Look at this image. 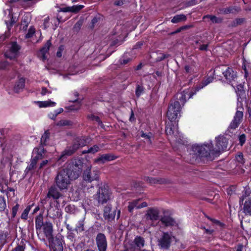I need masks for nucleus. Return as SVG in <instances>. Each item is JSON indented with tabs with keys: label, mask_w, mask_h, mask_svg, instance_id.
<instances>
[{
	"label": "nucleus",
	"mask_w": 251,
	"mask_h": 251,
	"mask_svg": "<svg viewBox=\"0 0 251 251\" xmlns=\"http://www.w3.org/2000/svg\"><path fill=\"white\" fill-rule=\"evenodd\" d=\"M181 111V106L178 101H171L168 107L167 117L171 121H175Z\"/></svg>",
	"instance_id": "39448f33"
},
{
	"label": "nucleus",
	"mask_w": 251,
	"mask_h": 251,
	"mask_svg": "<svg viewBox=\"0 0 251 251\" xmlns=\"http://www.w3.org/2000/svg\"><path fill=\"white\" fill-rule=\"evenodd\" d=\"M144 92V88L142 86L137 85L136 88L135 94L137 97L139 98Z\"/></svg>",
	"instance_id": "c03bdc74"
},
{
	"label": "nucleus",
	"mask_w": 251,
	"mask_h": 251,
	"mask_svg": "<svg viewBox=\"0 0 251 251\" xmlns=\"http://www.w3.org/2000/svg\"><path fill=\"white\" fill-rule=\"evenodd\" d=\"M115 210H112V207L110 205H107L103 209V217L105 220L108 221H111L115 218Z\"/></svg>",
	"instance_id": "2eb2a0df"
},
{
	"label": "nucleus",
	"mask_w": 251,
	"mask_h": 251,
	"mask_svg": "<svg viewBox=\"0 0 251 251\" xmlns=\"http://www.w3.org/2000/svg\"><path fill=\"white\" fill-rule=\"evenodd\" d=\"M43 226L46 237L51 236L53 231L52 224L50 222H46Z\"/></svg>",
	"instance_id": "412c9836"
},
{
	"label": "nucleus",
	"mask_w": 251,
	"mask_h": 251,
	"mask_svg": "<svg viewBox=\"0 0 251 251\" xmlns=\"http://www.w3.org/2000/svg\"><path fill=\"white\" fill-rule=\"evenodd\" d=\"M35 29L33 26H30L28 30L27 34L25 35L26 38H30L33 36L35 33Z\"/></svg>",
	"instance_id": "a18cd8bd"
},
{
	"label": "nucleus",
	"mask_w": 251,
	"mask_h": 251,
	"mask_svg": "<svg viewBox=\"0 0 251 251\" xmlns=\"http://www.w3.org/2000/svg\"><path fill=\"white\" fill-rule=\"evenodd\" d=\"M243 115L244 114L242 111L237 110L229 125V128L234 130L237 128L242 122Z\"/></svg>",
	"instance_id": "ddd939ff"
},
{
	"label": "nucleus",
	"mask_w": 251,
	"mask_h": 251,
	"mask_svg": "<svg viewBox=\"0 0 251 251\" xmlns=\"http://www.w3.org/2000/svg\"><path fill=\"white\" fill-rule=\"evenodd\" d=\"M125 1V0H117L114 2V4L116 6H122L124 4Z\"/></svg>",
	"instance_id": "338daca9"
},
{
	"label": "nucleus",
	"mask_w": 251,
	"mask_h": 251,
	"mask_svg": "<svg viewBox=\"0 0 251 251\" xmlns=\"http://www.w3.org/2000/svg\"><path fill=\"white\" fill-rule=\"evenodd\" d=\"M51 247L53 251H63L62 244L60 240L55 241Z\"/></svg>",
	"instance_id": "c756f323"
},
{
	"label": "nucleus",
	"mask_w": 251,
	"mask_h": 251,
	"mask_svg": "<svg viewBox=\"0 0 251 251\" xmlns=\"http://www.w3.org/2000/svg\"><path fill=\"white\" fill-rule=\"evenodd\" d=\"M9 66V63L6 61L0 62V69L5 70Z\"/></svg>",
	"instance_id": "603ef678"
},
{
	"label": "nucleus",
	"mask_w": 251,
	"mask_h": 251,
	"mask_svg": "<svg viewBox=\"0 0 251 251\" xmlns=\"http://www.w3.org/2000/svg\"><path fill=\"white\" fill-rule=\"evenodd\" d=\"M159 211L156 208L149 209L146 214V219L151 221H156L159 218Z\"/></svg>",
	"instance_id": "f3484780"
},
{
	"label": "nucleus",
	"mask_w": 251,
	"mask_h": 251,
	"mask_svg": "<svg viewBox=\"0 0 251 251\" xmlns=\"http://www.w3.org/2000/svg\"><path fill=\"white\" fill-rule=\"evenodd\" d=\"M236 159L237 162L241 164H243L244 162L243 155L242 153H239L236 156Z\"/></svg>",
	"instance_id": "6e6d98bb"
},
{
	"label": "nucleus",
	"mask_w": 251,
	"mask_h": 251,
	"mask_svg": "<svg viewBox=\"0 0 251 251\" xmlns=\"http://www.w3.org/2000/svg\"><path fill=\"white\" fill-rule=\"evenodd\" d=\"M63 111V109L62 108H60L57 110L54 111L53 112H51L49 114V117L50 119L54 120L56 116L60 113Z\"/></svg>",
	"instance_id": "58836bf2"
},
{
	"label": "nucleus",
	"mask_w": 251,
	"mask_h": 251,
	"mask_svg": "<svg viewBox=\"0 0 251 251\" xmlns=\"http://www.w3.org/2000/svg\"><path fill=\"white\" fill-rule=\"evenodd\" d=\"M240 9L239 8H236L232 6H230L227 8H221L219 9V12L223 14H227L229 13H235L239 12Z\"/></svg>",
	"instance_id": "5701e85b"
},
{
	"label": "nucleus",
	"mask_w": 251,
	"mask_h": 251,
	"mask_svg": "<svg viewBox=\"0 0 251 251\" xmlns=\"http://www.w3.org/2000/svg\"><path fill=\"white\" fill-rule=\"evenodd\" d=\"M140 201L139 199L135 200L128 202V210L129 212L132 213L134 208L138 209V203Z\"/></svg>",
	"instance_id": "c85d7f7f"
},
{
	"label": "nucleus",
	"mask_w": 251,
	"mask_h": 251,
	"mask_svg": "<svg viewBox=\"0 0 251 251\" xmlns=\"http://www.w3.org/2000/svg\"><path fill=\"white\" fill-rule=\"evenodd\" d=\"M223 74L228 83L234 81L237 78V72L234 71L232 68H227L226 70L223 72Z\"/></svg>",
	"instance_id": "4468645a"
},
{
	"label": "nucleus",
	"mask_w": 251,
	"mask_h": 251,
	"mask_svg": "<svg viewBox=\"0 0 251 251\" xmlns=\"http://www.w3.org/2000/svg\"><path fill=\"white\" fill-rule=\"evenodd\" d=\"M237 88V94L241 98L245 95V91L244 90L243 87L241 85H238Z\"/></svg>",
	"instance_id": "49530a36"
},
{
	"label": "nucleus",
	"mask_w": 251,
	"mask_h": 251,
	"mask_svg": "<svg viewBox=\"0 0 251 251\" xmlns=\"http://www.w3.org/2000/svg\"><path fill=\"white\" fill-rule=\"evenodd\" d=\"M174 126L172 125V123H169L166 127V133L167 135H170L173 138V136H174L175 137L176 136V134L178 133L176 131V133H175L174 131Z\"/></svg>",
	"instance_id": "393cba45"
},
{
	"label": "nucleus",
	"mask_w": 251,
	"mask_h": 251,
	"mask_svg": "<svg viewBox=\"0 0 251 251\" xmlns=\"http://www.w3.org/2000/svg\"><path fill=\"white\" fill-rule=\"evenodd\" d=\"M110 193L108 187L103 185L99 188L94 198L99 204H103L110 200Z\"/></svg>",
	"instance_id": "423d86ee"
},
{
	"label": "nucleus",
	"mask_w": 251,
	"mask_h": 251,
	"mask_svg": "<svg viewBox=\"0 0 251 251\" xmlns=\"http://www.w3.org/2000/svg\"><path fill=\"white\" fill-rule=\"evenodd\" d=\"M187 19L186 16L184 14L176 15L171 20L173 23H178L181 22L185 21Z\"/></svg>",
	"instance_id": "cd10ccee"
},
{
	"label": "nucleus",
	"mask_w": 251,
	"mask_h": 251,
	"mask_svg": "<svg viewBox=\"0 0 251 251\" xmlns=\"http://www.w3.org/2000/svg\"><path fill=\"white\" fill-rule=\"evenodd\" d=\"M36 163H35V161H31L30 164L26 167V168L25 170V174H27L29 172L31 171L33 169L35 168Z\"/></svg>",
	"instance_id": "79ce46f5"
},
{
	"label": "nucleus",
	"mask_w": 251,
	"mask_h": 251,
	"mask_svg": "<svg viewBox=\"0 0 251 251\" xmlns=\"http://www.w3.org/2000/svg\"><path fill=\"white\" fill-rule=\"evenodd\" d=\"M216 147L212 146V149L214 151L215 156L218 155L220 151L226 150L227 148V140L223 136H220L216 139Z\"/></svg>",
	"instance_id": "9d476101"
},
{
	"label": "nucleus",
	"mask_w": 251,
	"mask_h": 251,
	"mask_svg": "<svg viewBox=\"0 0 251 251\" xmlns=\"http://www.w3.org/2000/svg\"><path fill=\"white\" fill-rule=\"evenodd\" d=\"M82 23L83 22L82 21H78L77 22L74 26V30L76 32H78L80 29Z\"/></svg>",
	"instance_id": "8fccbe9b"
},
{
	"label": "nucleus",
	"mask_w": 251,
	"mask_h": 251,
	"mask_svg": "<svg viewBox=\"0 0 251 251\" xmlns=\"http://www.w3.org/2000/svg\"><path fill=\"white\" fill-rule=\"evenodd\" d=\"M208 46V43H203L200 47H199V49L200 50L202 51H206L207 50V48Z\"/></svg>",
	"instance_id": "052dcab7"
},
{
	"label": "nucleus",
	"mask_w": 251,
	"mask_h": 251,
	"mask_svg": "<svg viewBox=\"0 0 251 251\" xmlns=\"http://www.w3.org/2000/svg\"><path fill=\"white\" fill-rule=\"evenodd\" d=\"M75 230L77 232H82L84 230L83 221H80L78 222Z\"/></svg>",
	"instance_id": "37998d69"
},
{
	"label": "nucleus",
	"mask_w": 251,
	"mask_h": 251,
	"mask_svg": "<svg viewBox=\"0 0 251 251\" xmlns=\"http://www.w3.org/2000/svg\"><path fill=\"white\" fill-rule=\"evenodd\" d=\"M56 104L55 102L51 101V100L44 101L40 102V107H46L49 106H54Z\"/></svg>",
	"instance_id": "c9c22d12"
},
{
	"label": "nucleus",
	"mask_w": 251,
	"mask_h": 251,
	"mask_svg": "<svg viewBox=\"0 0 251 251\" xmlns=\"http://www.w3.org/2000/svg\"><path fill=\"white\" fill-rule=\"evenodd\" d=\"M44 146L40 145L39 147L35 148L33 151V154H37L38 155H41V157L43 158L45 150L44 148Z\"/></svg>",
	"instance_id": "7c9ffc66"
},
{
	"label": "nucleus",
	"mask_w": 251,
	"mask_h": 251,
	"mask_svg": "<svg viewBox=\"0 0 251 251\" xmlns=\"http://www.w3.org/2000/svg\"><path fill=\"white\" fill-rule=\"evenodd\" d=\"M50 133L48 130L46 131L42 135L40 145L45 146L47 145V142L50 139Z\"/></svg>",
	"instance_id": "bb28decb"
},
{
	"label": "nucleus",
	"mask_w": 251,
	"mask_h": 251,
	"mask_svg": "<svg viewBox=\"0 0 251 251\" xmlns=\"http://www.w3.org/2000/svg\"><path fill=\"white\" fill-rule=\"evenodd\" d=\"M19 208V205L17 204L15 206L12 208V213L13 217H15L17 214Z\"/></svg>",
	"instance_id": "e2e57ef3"
},
{
	"label": "nucleus",
	"mask_w": 251,
	"mask_h": 251,
	"mask_svg": "<svg viewBox=\"0 0 251 251\" xmlns=\"http://www.w3.org/2000/svg\"><path fill=\"white\" fill-rule=\"evenodd\" d=\"M51 91H49L46 88L43 87L42 88L41 95L44 96L47 94H50Z\"/></svg>",
	"instance_id": "69168bd1"
},
{
	"label": "nucleus",
	"mask_w": 251,
	"mask_h": 251,
	"mask_svg": "<svg viewBox=\"0 0 251 251\" xmlns=\"http://www.w3.org/2000/svg\"><path fill=\"white\" fill-rule=\"evenodd\" d=\"M25 86V79L23 77H21L16 82L13 90L16 93H19L23 90Z\"/></svg>",
	"instance_id": "aec40b11"
},
{
	"label": "nucleus",
	"mask_w": 251,
	"mask_h": 251,
	"mask_svg": "<svg viewBox=\"0 0 251 251\" xmlns=\"http://www.w3.org/2000/svg\"><path fill=\"white\" fill-rule=\"evenodd\" d=\"M72 125L73 122L72 121L66 120H62L56 123V125L59 126H72Z\"/></svg>",
	"instance_id": "f704fd0d"
},
{
	"label": "nucleus",
	"mask_w": 251,
	"mask_h": 251,
	"mask_svg": "<svg viewBox=\"0 0 251 251\" xmlns=\"http://www.w3.org/2000/svg\"><path fill=\"white\" fill-rule=\"evenodd\" d=\"M6 207V201L4 197L0 196V212L4 211Z\"/></svg>",
	"instance_id": "a19ab883"
},
{
	"label": "nucleus",
	"mask_w": 251,
	"mask_h": 251,
	"mask_svg": "<svg viewBox=\"0 0 251 251\" xmlns=\"http://www.w3.org/2000/svg\"><path fill=\"white\" fill-rule=\"evenodd\" d=\"M239 140L240 142V144L241 146H242L246 140V136L245 134H242L239 137Z\"/></svg>",
	"instance_id": "13d9d810"
},
{
	"label": "nucleus",
	"mask_w": 251,
	"mask_h": 251,
	"mask_svg": "<svg viewBox=\"0 0 251 251\" xmlns=\"http://www.w3.org/2000/svg\"><path fill=\"white\" fill-rule=\"evenodd\" d=\"M214 73L215 71L211 72L210 75L208 76L206 79L203 80L201 83L196 87L197 90L199 91L211 82L214 79Z\"/></svg>",
	"instance_id": "6ab92c4d"
},
{
	"label": "nucleus",
	"mask_w": 251,
	"mask_h": 251,
	"mask_svg": "<svg viewBox=\"0 0 251 251\" xmlns=\"http://www.w3.org/2000/svg\"><path fill=\"white\" fill-rule=\"evenodd\" d=\"M89 117L92 120L97 122L99 124V125L102 124V122L99 117L92 115L90 116Z\"/></svg>",
	"instance_id": "4d7b16f0"
},
{
	"label": "nucleus",
	"mask_w": 251,
	"mask_h": 251,
	"mask_svg": "<svg viewBox=\"0 0 251 251\" xmlns=\"http://www.w3.org/2000/svg\"><path fill=\"white\" fill-rule=\"evenodd\" d=\"M88 139L85 137H76L73 141L71 145L67 146L62 151L58 160L64 161L67 156L73 155L77 150L86 146L88 143Z\"/></svg>",
	"instance_id": "f257e3e1"
},
{
	"label": "nucleus",
	"mask_w": 251,
	"mask_h": 251,
	"mask_svg": "<svg viewBox=\"0 0 251 251\" xmlns=\"http://www.w3.org/2000/svg\"><path fill=\"white\" fill-rule=\"evenodd\" d=\"M6 235L2 231H0V248L5 243Z\"/></svg>",
	"instance_id": "09e8293b"
},
{
	"label": "nucleus",
	"mask_w": 251,
	"mask_h": 251,
	"mask_svg": "<svg viewBox=\"0 0 251 251\" xmlns=\"http://www.w3.org/2000/svg\"><path fill=\"white\" fill-rule=\"evenodd\" d=\"M185 70L186 72L187 73H192L194 72L192 67L189 66H186L185 67Z\"/></svg>",
	"instance_id": "774afa93"
},
{
	"label": "nucleus",
	"mask_w": 251,
	"mask_h": 251,
	"mask_svg": "<svg viewBox=\"0 0 251 251\" xmlns=\"http://www.w3.org/2000/svg\"><path fill=\"white\" fill-rule=\"evenodd\" d=\"M144 239L140 236H137L132 242L126 243L123 251H135L136 249L140 250L144 246Z\"/></svg>",
	"instance_id": "0eeeda50"
},
{
	"label": "nucleus",
	"mask_w": 251,
	"mask_h": 251,
	"mask_svg": "<svg viewBox=\"0 0 251 251\" xmlns=\"http://www.w3.org/2000/svg\"><path fill=\"white\" fill-rule=\"evenodd\" d=\"M20 49V46L16 42H12L10 47V52L16 54Z\"/></svg>",
	"instance_id": "e433bc0d"
},
{
	"label": "nucleus",
	"mask_w": 251,
	"mask_h": 251,
	"mask_svg": "<svg viewBox=\"0 0 251 251\" xmlns=\"http://www.w3.org/2000/svg\"><path fill=\"white\" fill-rule=\"evenodd\" d=\"M99 172L97 170H91V165H89L84 170L83 174V179L87 182H91L99 179Z\"/></svg>",
	"instance_id": "1a4fd4ad"
},
{
	"label": "nucleus",
	"mask_w": 251,
	"mask_h": 251,
	"mask_svg": "<svg viewBox=\"0 0 251 251\" xmlns=\"http://www.w3.org/2000/svg\"><path fill=\"white\" fill-rule=\"evenodd\" d=\"M70 173L66 169H63L59 171L54 179L56 186L60 190H67L72 179Z\"/></svg>",
	"instance_id": "7ed1b4c3"
},
{
	"label": "nucleus",
	"mask_w": 251,
	"mask_h": 251,
	"mask_svg": "<svg viewBox=\"0 0 251 251\" xmlns=\"http://www.w3.org/2000/svg\"><path fill=\"white\" fill-rule=\"evenodd\" d=\"M146 181H148L151 184H155V183H159V184H162L165 183V181L164 179H157L155 178H152V177H146Z\"/></svg>",
	"instance_id": "473e14b6"
},
{
	"label": "nucleus",
	"mask_w": 251,
	"mask_h": 251,
	"mask_svg": "<svg viewBox=\"0 0 251 251\" xmlns=\"http://www.w3.org/2000/svg\"><path fill=\"white\" fill-rule=\"evenodd\" d=\"M62 196V195L58 191L57 187L55 186H51L49 189L47 196L44 200L42 201V203L44 204L45 201H47L48 199L52 198L56 201V202L58 204L57 200Z\"/></svg>",
	"instance_id": "f8f14e48"
},
{
	"label": "nucleus",
	"mask_w": 251,
	"mask_h": 251,
	"mask_svg": "<svg viewBox=\"0 0 251 251\" xmlns=\"http://www.w3.org/2000/svg\"><path fill=\"white\" fill-rule=\"evenodd\" d=\"M116 158L110 153L103 154L95 159V162L99 164H104V163L113 160Z\"/></svg>",
	"instance_id": "a211bd4d"
},
{
	"label": "nucleus",
	"mask_w": 251,
	"mask_h": 251,
	"mask_svg": "<svg viewBox=\"0 0 251 251\" xmlns=\"http://www.w3.org/2000/svg\"><path fill=\"white\" fill-rule=\"evenodd\" d=\"M83 167V164L80 159H75L70 163L65 168L70 173L73 179H77Z\"/></svg>",
	"instance_id": "20e7f679"
},
{
	"label": "nucleus",
	"mask_w": 251,
	"mask_h": 251,
	"mask_svg": "<svg viewBox=\"0 0 251 251\" xmlns=\"http://www.w3.org/2000/svg\"><path fill=\"white\" fill-rule=\"evenodd\" d=\"M176 99L178 100L177 101L179 102L180 104L184 105L186 101V96L184 93L177 94Z\"/></svg>",
	"instance_id": "4c0bfd02"
},
{
	"label": "nucleus",
	"mask_w": 251,
	"mask_h": 251,
	"mask_svg": "<svg viewBox=\"0 0 251 251\" xmlns=\"http://www.w3.org/2000/svg\"><path fill=\"white\" fill-rule=\"evenodd\" d=\"M51 44L50 40H48L44 46L41 49L40 55H41V57L43 60H44L47 59V57L46 56V53L48 52L49 50Z\"/></svg>",
	"instance_id": "4be33fe9"
},
{
	"label": "nucleus",
	"mask_w": 251,
	"mask_h": 251,
	"mask_svg": "<svg viewBox=\"0 0 251 251\" xmlns=\"http://www.w3.org/2000/svg\"><path fill=\"white\" fill-rule=\"evenodd\" d=\"M25 247L23 246L18 245L12 251H24Z\"/></svg>",
	"instance_id": "0e129e2a"
},
{
	"label": "nucleus",
	"mask_w": 251,
	"mask_h": 251,
	"mask_svg": "<svg viewBox=\"0 0 251 251\" xmlns=\"http://www.w3.org/2000/svg\"><path fill=\"white\" fill-rule=\"evenodd\" d=\"M160 221L166 226H173L175 223L174 220L169 216H164L162 217Z\"/></svg>",
	"instance_id": "a878e982"
},
{
	"label": "nucleus",
	"mask_w": 251,
	"mask_h": 251,
	"mask_svg": "<svg viewBox=\"0 0 251 251\" xmlns=\"http://www.w3.org/2000/svg\"><path fill=\"white\" fill-rule=\"evenodd\" d=\"M99 150V148L97 145H94L93 147L90 148L88 150L87 152H89V153H95L96 152L98 151Z\"/></svg>",
	"instance_id": "864d4df0"
},
{
	"label": "nucleus",
	"mask_w": 251,
	"mask_h": 251,
	"mask_svg": "<svg viewBox=\"0 0 251 251\" xmlns=\"http://www.w3.org/2000/svg\"><path fill=\"white\" fill-rule=\"evenodd\" d=\"M43 214H40L35 218V227L37 230H40L44 226Z\"/></svg>",
	"instance_id": "b1692460"
},
{
	"label": "nucleus",
	"mask_w": 251,
	"mask_h": 251,
	"mask_svg": "<svg viewBox=\"0 0 251 251\" xmlns=\"http://www.w3.org/2000/svg\"><path fill=\"white\" fill-rule=\"evenodd\" d=\"M214 151L211 142L201 145H195L192 147V153L196 157L212 159L215 156Z\"/></svg>",
	"instance_id": "f03ea898"
},
{
	"label": "nucleus",
	"mask_w": 251,
	"mask_h": 251,
	"mask_svg": "<svg viewBox=\"0 0 251 251\" xmlns=\"http://www.w3.org/2000/svg\"><path fill=\"white\" fill-rule=\"evenodd\" d=\"M244 21V19L243 18H237L233 22L232 25L233 26H237L239 25L242 24Z\"/></svg>",
	"instance_id": "5fc2aeb1"
},
{
	"label": "nucleus",
	"mask_w": 251,
	"mask_h": 251,
	"mask_svg": "<svg viewBox=\"0 0 251 251\" xmlns=\"http://www.w3.org/2000/svg\"><path fill=\"white\" fill-rule=\"evenodd\" d=\"M209 18L213 23H220L222 21L221 18H217L215 16L207 15L204 17V18Z\"/></svg>",
	"instance_id": "ea45409f"
},
{
	"label": "nucleus",
	"mask_w": 251,
	"mask_h": 251,
	"mask_svg": "<svg viewBox=\"0 0 251 251\" xmlns=\"http://www.w3.org/2000/svg\"><path fill=\"white\" fill-rule=\"evenodd\" d=\"M11 53H6L5 56L6 58H9L11 60H14L16 57V54L13 53L11 55Z\"/></svg>",
	"instance_id": "680f3d73"
},
{
	"label": "nucleus",
	"mask_w": 251,
	"mask_h": 251,
	"mask_svg": "<svg viewBox=\"0 0 251 251\" xmlns=\"http://www.w3.org/2000/svg\"><path fill=\"white\" fill-rule=\"evenodd\" d=\"M42 158L41 157V155H38L37 154H35L34 155L33 154L32 158L31 160L32 161H35V163H37L39 160L42 159Z\"/></svg>",
	"instance_id": "bf43d9fd"
},
{
	"label": "nucleus",
	"mask_w": 251,
	"mask_h": 251,
	"mask_svg": "<svg viewBox=\"0 0 251 251\" xmlns=\"http://www.w3.org/2000/svg\"><path fill=\"white\" fill-rule=\"evenodd\" d=\"M96 242L99 251H106L107 241L103 233H99L96 237Z\"/></svg>",
	"instance_id": "9b49d317"
},
{
	"label": "nucleus",
	"mask_w": 251,
	"mask_h": 251,
	"mask_svg": "<svg viewBox=\"0 0 251 251\" xmlns=\"http://www.w3.org/2000/svg\"><path fill=\"white\" fill-rule=\"evenodd\" d=\"M247 192L245 191V194L240 198L239 204L243 205L242 209L243 213L245 215L251 216V198L247 197Z\"/></svg>",
	"instance_id": "6e6552de"
},
{
	"label": "nucleus",
	"mask_w": 251,
	"mask_h": 251,
	"mask_svg": "<svg viewBox=\"0 0 251 251\" xmlns=\"http://www.w3.org/2000/svg\"><path fill=\"white\" fill-rule=\"evenodd\" d=\"M171 235L167 232H164L159 240V245L162 248L167 249L170 245Z\"/></svg>",
	"instance_id": "dca6fc26"
},
{
	"label": "nucleus",
	"mask_w": 251,
	"mask_h": 251,
	"mask_svg": "<svg viewBox=\"0 0 251 251\" xmlns=\"http://www.w3.org/2000/svg\"><path fill=\"white\" fill-rule=\"evenodd\" d=\"M10 18V21L8 22H6V24L8 26V27L9 28V26H12V25L16 23V18H13V17L12 16V15L11 14H9V15Z\"/></svg>",
	"instance_id": "3c124183"
},
{
	"label": "nucleus",
	"mask_w": 251,
	"mask_h": 251,
	"mask_svg": "<svg viewBox=\"0 0 251 251\" xmlns=\"http://www.w3.org/2000/svg\"><path fill=\"white\" fill-rule=\"evenodd\" d=\"M84 7L83 5H77L71 6L72 12L77 13Z\"/></svg>",
	"instance_id": "de8ad7c7"
},
{
	"label": "nucleus",
	"mask_w": 251,
	"mask_h": 251,
	"mask_svg": "<svg viewBox=\"0 0 251 251\" xmlns=\"http://www.w3.org/2000/svg\"><path fill=\"white\" fill-rule=\"evenodd\" d=\"M29 21L28 18L26 17H24L21 21L20 28L21 30L25 31L28 26Z\"/></svg>",
	"instance_id": "2f4dec72"
},
{
	"label": "nucleus",
	"mask_w": 251,
	"mask_h": 251,
	"mask_svg": "<svg viewBox=\"0 0 251 251\" xmlns=\"http://www.w3.org/2000/svg\"><path fill=\"white\" fill-rule=\"evenodd\" d=\"M141 136L145 139L146 142L150 144H151V139L152 138V135L151 133L149 132L148 133H144L143 131H141Z\"/></svg>",
	"instance_id": "72a5a7b5"
}]
</instances>
